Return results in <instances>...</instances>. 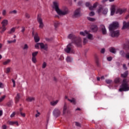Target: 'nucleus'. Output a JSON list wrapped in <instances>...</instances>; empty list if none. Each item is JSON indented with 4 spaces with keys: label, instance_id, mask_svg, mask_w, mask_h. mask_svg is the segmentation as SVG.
I'll use <instances>...</instances> for the list:
<instances>
[{
    "label": "nucleus",
    "instance_id": "1",
    "mask_svg": "<svg viewBox=\"0 0 129 129\" xmlns=\"http://www.w3.org/2000/svg\"><path fill=\"white\" fill-rule=\"evenodd\" d=\"M52 9L55 11L58 16H66L70 13L69 10L66 7L62 10L60 9L59 8V3L57 1L53 2Z\"/></svg>",
    "mask_w": 129,
    "mask_h": 129
},
{
    "label": "nucleus",
    "instance_id": "2",
    "mask_svg": "<svg viewBox=\"0 0 129 129\" xmlns=\"http://www.w3.org/2000/svg\"><path fill=\"white\" fill-rule=\"evenodd\" d=\"M128 90H129L128 84H127L126 79H124L123 80L122 84L121 85L120 88L119 89V91H120V92H121L122 91H128Z\"/></svg>",
    "mask_w": 129,
    "mask_h": 129
},
{
    "label": "nucleus",
    "instance_id": "3",
    "mask_svg": "<svg viewBox=\"0 0 129 129\" xmlns=\"http://www.w3.org/2000/svg\"><path fill=\"white\" fill-rule=\"evenodd\" d=\"M102 6L101 5H99V9L97 10L98 14L102 13L103 15H107V13H108V8H102Z\"/></svg>",
    "mask_w": 129,
    "mask_h": 129
},
{
    "label": "nucleus",
    "instance_id": "4",
    "mask_svg": "<svg viewBox=\"0 0 129 129\" xmlns=\"http://www.w3.org/2000/svg\"><path fill=\"white\" fill-rule=\"evenodd\" d=\"M37 22L39 24V28L40 29H43L45 25L44 24V22H43V19L40 14H38L37 16Z\"/></svg>",
    "mask_w": 129,
    "mask_h": 129
},
{
    "label": "nucleus",
    "instance_id": "5",
    "mask_svg": "<svg viewBox=\"0 0 129 129\" xmlns=\"http://www.w3.org/2000/svg\"><path fill=\"white\" fill-rule=\"evenodd\" d=\"M119 27L118 22H113L112 24H110L109 26V31H113L114 30L116 29V28Z\"/></svg>",
    "mask_w": 129,
    "mask_h": 129
},
{
    "label": "nucleus",
    "instance_id": "6",
    "mask_svg": "<svg viewBox=\"0 0 129 129\" xmlns=\"http://www.w3.org/2000/svg\"><path fill=\"white\" fill-rule=\"evenodd\" d=\"M40 47L41 49H43L44 50H47L48 49V45L47 44H44L43 43H37L35 45V48L36 49H39Z\"/></svg>",
    "mask_w": 129,
    "mask_h": 129
},
{
    "label": "nucleus",
    "instance_id": "7",
    "mask_svg": "<svg viewBox=\"0 0 129 129\" xmlns=\"http://www.w3.org/2000/svg\"><path fill=\"white\" fill-rule=\"evenodd\" d=\"M81 16V9L80 8L77 9L74 12L73 15V18L76 19V18H79Z\"/></svg>",
    "mask_w": 129,
    "mask_h": 129
},
{
    "label": "nucleus",
    "instance_id": "8",
    "mask_svg": "<svg viewBox=\"0 0 129 129\" xmlns=\"http://www.w3.org/2000/svg\"><path fill=\"white\" fill-rule=\"evenodd\" d=\"M52 114L54 117H58L61 115V111H60V109H59V108H55L53 109L52 111Z\"/></svg>",
    "mask_w": 129,
    "mask_h": 129
},
{
    "label": "nucleus",
    "instance_id": "9",
    "mask_svg": "<svg viewBox=\"0 0 129 129\" xmlns=\"http://www.w3.org/2000/svg\"><path fill=\"white\" fill-rule=\"evenodd\" d=\"M65 52L66 53H73V48L72 46V44L71 43L69 44L67 48L64 49Z\"/></svg>",
    "mask_w": 129,
    "mask_h": 129
},
{
    "label": "nucleus",
    "instance_id": "10",
    "mask_svg": "<svg viewBox=\"0 0 129 129\" xmlns=\"http://www.w3.org/2000/svg\"><path fill=\"white\" fill-rule=\"evenodd\" d=\"M111 37H115L119 36V30H109Z\"/></svg>",
    "mask_w": 129,
    "mask_h": 129
},
{
    "label": "nucleus",
    "instance_id": "11",
    "mask_svg": "<svg viewBox=\"0 0 129 129\" xmlns=\"http://www.w3.org/2000/svg\"><path fill=\"white\" fill-rule=\"evenodd\" d=\"M32 35L34 36V39L35 43H38L40 41V37L38 35V33L32 32Z\"/></svg>",
    "mask_w": 129,
    "mask_h": 129
},
{
    "label": "nucleus",
    "instance_id": "12",
    "mask_svg": "<svg viewBox=\"0 0 129 129\" xmlns=\"http://www.w3.org/2000/svg\"><path fill=\"white\" fill-rule=\"evenodd\" d=\"M126 8L118 9L116 12V14H119V15H122L126 12Z\"/></svg>",
    "mask_w": 129,
    "mask_h": 129
},
{
    "label": "nucleus",
    "instance_id": "13",
    "mask_svg": "<svg viewBox=\"0 0 129 129\" xmlns=\"http://www.w3.org/2000/svg\"><path fill=\"white\" fill-rule=\"evenodd\" d=\"M115 5H111L110 11V16H113L115 14Z\"/></svg>",
    "mask_w": 129,
    "mask_h": 129
},
{
    "label": "nucleus",
    "instance_id": "14",
    "mask_svg": "<svg viewBox=\"0 0 129 129\" xmlns=\"http://www.w3.org/2000/svg\"><path fill=\"white\" fill-rule=\"evenodd\" d=\"M7 123L9 124V125H17V126H19L20 125V124H19V122L18 121H8Z\"/></svg>",
    "mask_w": 129,
    "mask_h": 129
},
{
    "label": "nucleus",
    "instance_id": "15",
    "mask_svg": "<svg viewBox=\"0 0 129 129\" xmlns=\"http://www.w3.org/2000/svg\"><path fill=\"white\" fill-rule=\"evenodd\" d=\"M76 45L78 47H81V38H76Z\"/></svg>",
    "mask_w": 129,
    "mask_h": 129
},
{
    "label": "nucleus",
    "instance_id": "16",
    "mask_svg": "<svg viewBox=\"0 0 129 129\" xmlns=\"http://www.w3.org/2000/svg\"><path fill=\"white\" fill-rule=\"evenodd\" d=\"M124 29H129V21L128 22L123 21L122 29L123 30Z\"/></svg>",
    "mask_w": 129,
    "mask_h": 129
},
{
    "label": "nucleus",
    "instance_id": "17",
    "mask_svg": "<svg viewBox=\"0 0 129 129\" xmlns=\"http://www.w3.org/2000/svg\"><path fill=\"white\" fill-rule=\"evenodd\" d=\"M3 27H7L9 24V21L7 19H4L1 23Z\"/></svg>",
    "mask_w": 129,
    "mask_h": 129
},
{
    "label": "nucleus",
    "instance_id": "18",
    "mask_svg": "<svg viewBox=\"0 0 129 129\" xmlns=\"http://www.w3.org/2000/svg\"><path fill=\"white\" fill-rule=\"evenodd\" d=\"M100 28L101 29L102 33L103 35H106V29H105V26L104 25H101Z\"/></svg>",
    "mask_w": 129,
    "mask_h": 129
},
{
    "label": "nucleus",
    "instance_id": "19",
    "mask_svg": "<svg viewBox=\"0 0 129 129\" xmlns=\"http://www.w3.org/2000/svg\"><path fill=\"white\" fill-rule=\"evenodd\" d=\"M67 112V103H64L63 107V111H62V114H66V112Z\"/></svg>",
    "mask_w": 129,
    "mask_h": 129
},
{
    "label": "nucleus",
    "instance_id": "20",
    "mask_svg": "<svg viewBox=\"0 0 129 129\" xmlns=\"http://www.w3.org/2000/svg\"><path fill=\"white\" fill-rule=\"evenodd\" d=\"M26 100L28 102H32V101H35V98L33 97H28Z\"/></svg>",
    "mask_w": 129,
    "mask_h": 129
},
{
    "label": "nucleus",
    "instance_id": "21",
    "mask_svg": "<svg viewBox=\"0 0 129 129\" xmlns=\"http://www.w3.org/2000/svg\"><path fill=\"white\" fill-rule=\"evenodd\" d=\"M91 29L92 30V32H97L98 28H97V26L96 25H92L91 27Z\"/></svg>",
    "mask_w": 129,
    "mask_h": 129
},
{
    "label": "nucleus",
    "instance_id": "22",
    "mask_svg": "<svg viewBox=\"0 0 129 129\" xmlns=\"http://www.w3.org/2000/svg\"><path fill=\"white\" fill-rule=\"evenodd\" d=\"M58 102H59V100H56L55 101H52L50 102V105L52 106H56L57 104H58Z\"/></svg>",
    "mask_w": 129,
    "mask_h": 129
},
{
    "label": "nucleus",
    "instance_id": "23",
    "mask_svg": "<svg viewBox=\"0 0 129 129\" xmlns=\"http://www.w3.org/2000/svg\"><path fill=\"white\" fill-rule=\"evenodd\" d=\"M20 98H21V94L17 93L15 97V102H19V101H20Z\"/></svg>",
    "mask_w": 129,
    "mask_h": 129
},
{
    "label": "nucleus",
    "instance_id": "24",
    "mask_svg": "<svg viewBox=\"0 0 129 129\" xmlns=\"http://www.w3.org/2000/svg\"><path fill=\"white\" fill-rule=\"evenodd\" d=\"M15 32H16V28L13 27L11 28L9 31H8V34H14Z\"/></svg>",
    "mask_w": 129,
    "mask_h": 129
},
{
    "label": "nucleus",
    "instance_id": "25",
    "mask_svg": "<svg viewBox=\"0 0 129 129\" xmlns=\"http://www.w3.org/2000/svg\"><path fill=\"white\" fill-rule=\"evenodd\" d=\"M87 34H88V31L86 30L84 31H82L80 33V34L81 35V36H83L84 37H87Z\"/></svg>",
    "mask_w": 129,
    "mask_h": 129
},
{
    "label": "nucleus",
    "instance_id": "26",
    "mask_svg": "<svg viewBox=\"0 0 129 129\" xmlns=\"http://www.w3.org/2000/svg\"><path fill=\"white\" fill-rule=\"evenodd\" d=\"M87 38L89 39V40H93V35L92 34L89 33L88 32V34H87Z\"/></svg>",
    "mask_w": 129,
    "mask_h": 129
},
{
    "label": "nucleus",
    "instance_id": "27",
    "mask_svg": "<svg viewBox=\"0 0 129 129\" xmlns=\"http://www.w3.org/2000/svg\"><path fill=\"white\" fill-rule=\"evenodd\" d=\"M120 81H121V79H120V78H116L114 80V82L117 84L120 83Z\"/></svg>",
    "mask_w": 129,
    "mask_h": 129
},
{
    "label": "nucleus",
    "instance_id": "28",
    "mask_svg": "<svg viewBox=\"0 0 129 129\" xmlns=\"http://www.w3.org/2000/svg\"><path fill=\"white\" fill-rule=\"evenodd\" d=\"M68 100L73 104H76V100L75 99V98H72L71 99H68Z\"/></svg>",
    "mask_w": 129,
    "mask_h": 129
},
{
    "label": "nucleus",
    "instance_id": "29",
    "mask_svg": "<svg viewBox=\"0 0 129 129\" xmlns=\"http://www.w3.org/2000/svg\"><path fill=\"white\" fill-rule=\"evenodd\" d=\"M0 29H2V30L0 31L1 34H4L5 31H7V27L6 26H2L0 27Z\"/></svg>",
    "mask_w": 129,
    "mask_h": 129
},
{
    "label": "nucleus",
    "instance_id": "30",
    "mask_svg": "<svg viewBox=\"0 0 129 129\" xmlns=\"http://www.w3.org/2000/svg\"><path fill=\"white\" fill-rule=\"evenodd\" d=\"M73 60V59L72 58V57L70 56H67V57L66 58V61L68 62H72Z\"/></svg>",
    "mask_w": 129,
    "mask_h": 129
},
{
    "label": "nucleus",
    "instance_id": "31",
    "mask_svg": "<svg viewBox=\"0 0 129 129\" xmlns=\"http://www.w3.org/2000/svg\"><path fill=\"white\" fill-rule=\"evenodd\" d=\"M109 51L111 53H113V54H115L116 53V51H115V49L113 47H111L109 48Z\"/></svg>",
    "mask_w": 129,
    "mask_h": 129
},
{
    "label": "nucleus",
    "instance_id": "32",
    "mask_svg": "<svg viewBox=\"0 0 129 129\" xmlns=\"http://www.w3.org/2000/svg\"><path fill=\"white\" fill-rule=\"evenodd\" d=\"M18 11L17 10H13L9 12L10 15H17Z\"/></svg>",
    "mask_w": 129,
    "mask_h": 129
},
{
    "label": "nucleus",
    "instance_id": "33",
    "mask_svg": "<svg viewBox=\"0 0 129 129\" xmlns=\"http://www.w3.org/2000/svg\"><path fill=\"white\" fill-rule=\"evenodd\" d=\"M75 35H74V34H70L68 36V39H70L71 40H72V39H74V38H75Z\"/></svg>",
    "mask_w": 129,
    "mask_h": 129
},
{
    "label": "nucleus",
    "instance_id": "34",
    "mask_svg": "<svg viewBox=\"0 0 129 129\" xmlns=\"http://www.w3.org/2000/svg\"><path fill=\"white\" fill-rule=\"evenodd\" d=\"M127 72H125L123 74H121V77H122L123 78H125V77H127Z\"/></svg>",
    "mask_w": 129,
    "mask_h": 129
},
{
    "label": "nucleus",
    "instance_id": "35",
    "mask_svg": "<svg viewBox=\"0 0 129 129\" xmlns=\"http://www.w3.org/2000/svg\"><path fill=\"white\" fill-rule=\"evenodd\" d=\"M119 54L122 57H125V53L123 50L120 51Z\"/></svg>",
    "mask_w": 129,
    "mask_h": 129
},
{
    "label": "nucleus",
    "instance_id": "36",
    "mask_svg": "<svg viewBox=\"0 0 129 129\" xmlns=\"http://www.w3.org/2000/svg\"><path fill=\"white\" fill-rule=\"evenodd\" d=\"M17 42V40L14 39V40H8L7 43L8 44H12V43H16Z\"/></svg>",
    "mask_w": 129,
    "mask_h": 129
},
{
    "label": "nucleus",
    "instance_id": "37",
    "mask_svg": "<svg viewBox=\"0 0 129 129\" xmlns=\"http://www.w3.org/2000/svg\"><path fill=\"white\" fill-rule=\"evenodd\" d=\"M10 62H11V59H8L6 61H5L3 62V65H8V64H9V63H10Z\"/></svg>",
    "mask_w": 129,
    "mask_h": 129
},
{
    "label": "nucleus",
    "instance_id": "38",
    "mask_svg": "<svg viewBox=\"0 0 129 129\" xmlns=\"http://www.w3.org/2000/svg\"><path fill=\"white\" fill-rule=\"evenodd\" d=\"M38 51H35V52H33L32 54V57H36V56H37V55H38Z\"/></svg>",
    "mask_w": 129,
    "mask_h": 129
},
{
    "label": "nucleus",
    "instance_id": "39",
    "mask_svg": "<svg viewBox=\"0 0 129 129\" xmlns=\"http://www.w3.org/2000/svg\"><path fill=\"white\" fill-rule=\"evenodd\" d=\"M46 67H47V63L44 61V62H43V63L42 64V68L43 69H45V68H46Z\"/></svg>",
    "mask_w": 129,
    "mask_h": 129
},
{
    "label": "nucleus",
    "instance_id": "40",
    "mask_svg": "<svg viewBox=\"0 0 129 129\" xmlns=\"http://www.w3.org/2000/svg\"><path fill=\"white\" fill-rule=\"evenodd\" d=\"M28 49H29V46L28 45V44H24V46L23 47V50H28Z\"/></svg>",
    "mask_w": 129,
    "mask_h": 129
},
{
    "label": "nucleus",
    "instance_id": "41",
    "mask_svg": "<svg viewBox=\"0 0 129 129\" xmlns=\"http://www.w3.org/2000/svg\"><path fill=\"white\" fill-rule=\"evenodd\" d=\"M6 97H7V96L6 95H4L3 96L1 97L0 98V102H2V101H3L5 98H6Z\"/></svg>",
    "mask_w": 129,
    "mask_h": 129
},
{
    "label": "nucleus",
    "instance_id": "42",
    "mask_svg": "<svg viewBox=\"0 0 129 129\" xmlns=\"http://www.w3.org/2000/svg\"><path fill=\"white\" fill-rule=\"evenodd\" d=\"M88 20L91 22H94L95 21V19L91 17H88Z\"/></svg>",
    "mask_w": 129,
    "mask_h": 129
},
{
    "label": "nucleus",
    "instance_id": "43",
    "mask_svg": "<svg viewBox=\"0 0 129 129\" xmlns=\"http://www.w3.org/2000/svg\"><path fill=\"white\" fill-rule=\"evenodd\" d=\"M25 17L26 19H30V14L26 13L25 14Z\"/></svg>",
    "mask_w": 129,
    "mask_h": 129
},
{
    "label": "nucleus",
    "instance_id": "44",
    "mask_svg": "<svg viewBox=\"0 0 129 129\" xmlns=\"http://www.w3.org/2000/svg\"><path fill=\"white\" fill-rule=\"evenodd\" d=\"M32 61L33 63H36L37 62V58L36 57H32Z\"/></svg>",
    "mask_w": 129,
    "mask_h": 129
},
{
    "label": "nucleus",
    "instance_id": "45",
    "mask_svg": "<svg viewBox=\"0 0 129 129\" xmlns=\"http://www.w3.org/2000/svg\"><path fill=\"white\" fill-rule=\"evenodd\" d=\"M75 124L76 126H78L79 127H81V124L78 122H76Z\"/></svg>",
    "mask_w": 129,
    "mask_h": 129
},
{
    "label": "nucleus",
    "instance_id": "46",
    "mask_svg": "<svg viewBox=\"0 0 129 129\" xmlns=\"http://www.w3.org/2000/svg\"><path fill=\"white\" fill-rule=\"evenodd\" d=\"M112 82L111 80H106V83L107 84H110Z\"/></svg>",
    "mask_w": 129,
    "mask_h": 129
},
{
    "label": "nucleus",
    "instance_id": "47",
    "mask_svg": "<svg viewBox=\"0 0 129 129\" xmlns=\"http://www.w3.org/2000/svg\"><path fill=\"white\" fill-rule=\"evenodd\" d=\"M97 6H98V3L96 2L93 4V7L94 9H96V8H97Z\"/></svg>",
    "mask_w": 129,
    "mask_h": 129
},
{
    "label": "nucleus",
    "instance_id": "48",
    "mask_svg": "<svg viewBox=\"0 0 129 129\" xmlns=\"http://www.w3.org/2000/svg\"><path fill=\"white\" fill-rule=\"evenodd\" d=\"M21 116L22 117H26V113H23L22 112H20Z\"/></svg>",
    "mask_w": 129,
    "mask_h": 129
},
{
    "label": "nucleus",
    "instance_id": "49",
    "mask_svg": "<svg viewBox=\"0 0 129 129\" xmlns=\"http://www.w3.org/2000/svg\"><path fill=\"white\" fill-rule=\"evenodd\" d=\"M37 113L36 114H35V117H39V116H40V115L41 114V113L38 110H37Z\"/></svg>",
    "mask_w": 129,
    "mask_h": 129
},
{
    "label": "nucleus",
    "instance_id": "50",
    "mask_svg": "<svg viewBox=\"0 0 129 129\" xmlns=\"http://www.w3.org/2000/svg\"><path fill=\"white\" fill-rule=\"evenodd\" d=\"M87 42H88L87 38H84L83 43L85 45V44H87Z\"/></svg>",
    "mask_w": 129,
    "mask_h": 129
},
{
    "label": "nucleus",
    "instance_id": "51",
    "mask_svg": "<svg viewBox=\"0 0 129 129\" xmlns=\"http://www.w3.org/2000/svg\"><path fill=\"white\" fill-rule=\"evenodd\" d=\"M2 15H3V16H6V15H7V11H6V10H4L3 11Z\"/></svg>",
    "mask_w": 129,
    "mask_h": 129
},
{
    "label": "nucleus",
    "instance_id": "52",
    "mask_svg": "<svg viewBox=\"0 0 129 129\" xmlns=\"http://www.w3.org/2000/svg\"><path fill=\"white\" fill-rule=\"evenodd\" d=\"M94 15H95V14L93 12H91L90 13H89V16L90 17H93V16H94Z\"/></svg>",
    "mask_w": 129,
    "mask_h": 129
},
{
    "label": "nucleus",
    "instance_id": "53",
    "mask_svg": "<svg viewBox=\"0 0 129 129\" xmlns=\"http://www.w3.org/2000/svg\"><path fill=\"white\" fill-rule=\"evenodd\" d=\"M12 81L13 83V87H16V81L14 80V79H12Z\"/></svg>",
    "mask_w": 129,
    "mask_h": 129
},
{
    "label": "nucleus",
    "instance_id": "54",
    "mask_svg": "<svg viewBox=\"0 0 129 129\" xmlns=\"http://www.w3.org/2000/svg\"><path fill=\"white\" fill-rule=\"evenodd\" d=\"M5 87V85L3 83L0 82V88H4Z\"/></svg>",
    "mask_w": 129,
    "mask_h": 129
},
{
    "label": "nucleus",
    "instance_id": "55",
    "mask_svg": "<svg viewBox=\"0 0 129 129\" xmlns=\"http://www.w3.org/2000/svg\"><path fill=\"white\" fill-rule=\"evenodd\" d=\"M25 31H26V28H25V27L23 26L22 27L21 32L24 33Z\"/></svg>",
    "mask_w": 129,
    "mask_h": 129
},
{
    "label": "nucleus",
    "instance_id": "56",
    "mask_svg": "<svg viewBox=\"0 0 129 129\" xmlns=\"http://www.w3.org/2000/svg\"><path fill=\"white\" fill-rule=\"evenodd\" d=\"M125 57L126 58V59H129V52L125 54Z\"/></svg>",
    "mask_w": 129,
    "mask_h": 129
},
{
    "label": "nucleus",
    "instance_id": "57",
    "mask_svg": "<svg viewBox=\"0 0 129 129\" xmlns=\"http://www.w3.org/2000/svg\"><path fill=\"white\" fill-rule=\"evenodd\" d=\"M10 72H11V69L10 68H7L6 73H10Z\"/></svg>",
    "mask_w": 129,
    "mask_h": 129
},
{
    "label": "nucleus",
    "instance_id": "58",
    "mask_svg": "<svg viewBox=\"0 0 129 129\" xmlns=\"http://www.w3.org/2000/svg\"><path fill=\"white\" fill-rule=\"evenodd\" d=\"M16 115V112H14L11 115H10V117H14Z\"/></svg>",
    "mask_w": 129,
    "mask_h": 129
},
{
    "label": "nucleus",
    "instance_id": "59",
    "mask_svg": "<svg viewBox=\"0 0 129 129\" xmlns=\"http://www.w3.org/2000/svg\"><path fill=\"white\" fill-rule=\"evenodd\" d=\"M89 9L90 11H93V10H94V7H93V6H91L89 7Z\"/></svg>",
    "mask_w": 129,
    "mask_h": 129
},
{
    "label": "nucleus",
    "instance_id": "60",
    "mask_svg": "<svg viewBox=\"0 0 129 129\" xmlns=\"http://www.w3.org/2000/svg\"><path fill=\"white\" fill-rule=\"evenodd\" d=\"M2 129H7V125H6V124L3 125L2 127Z\"/></svg>",
    "mask_w": 129,
    "mask_h": 129
},
{
    "label": "nucleus",
    "instance_id": "61",
    "mask_svg": "<svg viewBox=\"0 0 129 129\" xmlns=\"http://www.w3.org/2000/svg\"><path fill=\"white\" fill-rule=\"evenodd\" d=\"M123 69H124L125 70H126V69H127V68H126V66L125 64H123Z\"/></svg>",
    "mask_w": 129,
    "mask_h": 129
},
{
    "label": "nucleus",
    "instance_id": "62",
    "mask_svg": "<svg viewBox=\"0 0 129 129\" xmlns=\"http://www.w3.org/2000/svg\"><path fill=\"white\" fill-rule=\"evenodd\" d=\"M105 52V49L104 48H103L101 50V53H102V54L104 53Z\"/></svg>",
    "mask_w": 129,
    "mask_h": 129
},
{
    "label": "nucleus",
    "instance_id": "63",
    "mask_svg": "<svg viewBox=\"0 0 129 129\" xmlns=\"http://www.w3.org/2000/svg\"><path fill=\"white\" fill-rule=\"evenodd\" d=\"M107 60L108 61H111V60H112V57H107Z\"/></svg>",
    "mask_w": 129,
    "mask_h": 129
},
{
    "label": "nucleus",
    "instance_id": "64",
    "mask_svg": "<svg viewBox=\"0 0 129 129\" xmlns=\"http://www.w3.org/2000/svg\"><path fill=\"white\" fill-rule=\"evenodd\" d=\"M108 0H102L101 3L102 4H105V3H106V2H108Z\"/></svg>",
    "mask_w": 129,
    "mask_h": 129
}]
</instances>
